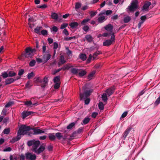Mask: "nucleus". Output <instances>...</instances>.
I'll return each instance as SVG.
<instances>
[{
  "instance_id": "1",
  "label": "nucleus",
  "mask_w": 160,
  "mask_h": 160,
  "mask_svg": "<svg viewBox=\"0 0 160 160\" xmlns=\"http://www.w3.org/2000/svg\"><path fill=\"white\" fill-rule=\"evenodd\" d=\"M29 128L26 125H22L20 127L19 130L17 133V135L16 137L13 138L11 142L14 143L19 140L21 138V135H24L27 133Z\"/></svg>"
},
{
  "instance_id": "2",
  "label": "nucleus",
  "mask_w": 160,
  "mask_h": 160,
  "mask_svg": "<svg viewBox=\"0 0 160 160\" xmlns=\"http://www.w3.org/2000/svg\"><path fill=\"white\" fill-rule=\"evenodd\" d=\"M115 35L114 32L111 34V37L110 39H108L105 40L103 42V46L108 47L111 45L113 43L115 42Z\"/></svg>"
},
{
  "instance_id": "3",
  "label": "nucleus",
  "mask_w": 160,
  "mask_h": 160,
  "mask_svg": "<svg viewBox=\"0 0 160 160\" xmlns=\"http://www.w3.org/2000/svg\"><path fill=\"white\" fill-rule=\"evenodd\" d=\"M33 55V53H32V51L31 50V48L30 47H28L25 49V52L22 53L21 57V58L31 57Z\"/></svg>"
},
{
  "instance_id": "4",
  "label": "nucleus",
  "mask_w": 160,
  "mask_h": 160,
  "mask_svg": "<svg viewBox=\"0 0 160 160\" xmlns=\"http://www.w3.org/2000/svg\"><path fill=\"white\" fill-rule=\"evenodd\" d=\"M138 2L137 0L132 1L130 6H128V8L130 12H134L138 8Z\"/></svg>"
},
{
  "instance_id": "5",
  "label": "nucleus",
  "mask_w": 160,
  "mask_h": 160,
  "mask_svg": "<svg viewBox=\"0 0 160 160\" xmlns=\"http://www.w3.org/2000/svg\"><path fill=\"white\" fill-rule=\"evenodd\" d=\"M92 90H87L82 93H80V97L81 99H84L89 97L91 94L92 92Z\"/></svg>"
},
{
  "instance_id": "6",
  "label": "nucleus",
  "mask_w": 160,
  "mask_h": 160,
  "mask_svg": "<svg viewBox=\"0 0 160 160\" xmlns=\"http://www.w3.org/2000/svg\"><path fill=\"white\" fill-rule=\"evenodd\" d=\"M27 127H28L29 128L28 131L32 130H33V134H34V135L40 134L42 133H45L44 131L41 130L40 129L32 128H31L29 126L27 125Z\"/></svg>"
},
{
  "instance_id": "7",
  "label": "nucleus",
  "mask_w": 160,
  "mask_h": 160,
  "mask_svg": "<svg viewBox=\"0 0 160 160\" xmlns=\"http://www.w3.org/2000/svg\"><path fill=\"white\" fill-rule=\"evenodd\" d=\"M26 158L29 160H35L36 158V156L34 154H32V153L28 152L25 154Z\"/></svg>"
},
{
  "instance_id": "8",
  "label": "nucleus",
  "mask_w": 160,
  "mask_h": 160,
  "mask_svg": "<svg viewBox=\"0 0 160 160\" xmlns=\"http://www.w3.org/2000/svg\"><path fill=\"white\" fill-rule=\"evenodd\" d=\"M51 57V55L49 52H46L43 53L42 56V58L44 63L46 62Z\"/></svg>"
},
{
  "instance_id": "9",
  "label": "nucleus",
  "mask_w": 160,
  "mask_h": 160,
  "mask_svg": "<svg viewBox=\"0 0 160 160\" xmlns=\"http://www.w3.org/2000/svg\"><path fill=\"white\" fill-rule=\"evenodd\" d=\"M151 4V3L150 2L148 1H146L143 6L141 8L142 10L143 11H148L149 7Z\"/></svg>"
},
{
  "instance_id": "10",
  "label": "nucleus",
  "mask_w": 160,
  "mask_h": 160,
  "mask_svg": "<svg viewBox=\"0 0 160 160\" xmlns=\"http://www.w3.org/2000/svg\"><path fill=\"white\" fill-rule=\"evenodd\" d=\"M45 144L43 143L34 152L38 155H39L45 149Z\"/></svg>"
},
{
  "instance_id": "11",
  "label": "nucleus",
  "mask_w": 160,
  "mask_h": 160,
  "mask_svg": "<svg viewBox=\"0 0 160 160\" xmlns=\"http://www.w3.org/2000/svg\"><path fill=\"white\" fill-rule=\"evenodd\" d=\"M40 144V142L39 140L36 141L32 148V151L34 152L38 149L39 145Z\"/></svg>"
},
{
  "instance_id": "12",
  "label": "nucleus",
  "mask_w": 160,
  "mask_h": 160,
  "mask_svg": "<svg viewBox=\"0 0 160 160\" xmlns=\"http://www.w3.org/2000/svg\"><path fill=\"white\" fill-rule=\"evenodd\" d=\"M33 113V112L32 111H24L22 113V117L24 119Z\"/></svg>"
},
{
  "instance_id": "13",
  "label": "nucleus",
  "mask_w": 160,
  "mask_h": 160,
  "mask_svg": "<svg viewBox=\"0 0 160 160\" xmlns=\"http://www.w3.org/2000/svg\"><path fill=\"white\" fill-rule=\"evenodd\" d=\"M115 90V87H112L111 88L107 89L106 91V92L108 94V96H110L112 94Z\"/></svg>"
},
{
  "instance_id": "14",
  "label": "nucleus",
  "mask_w": 160,
  "mask_h": 160,
  "mask_svg": "<svg viewBox=\"0 0 160 160\" xmlns=\"http://www.w3.org/2000/svg\"><path fill=\"white\" fill-rule=\"evenodd\" d=\"M15 81L14 79L12 78H8L5 81V85L13 83Z\"/></svg>"
},
{
  "instance_id": "15",
  "label": "nucleus",
  "mask_w": 160,
  "mask_h": 160,
  "mask_svg": "<svg viewBox=\"0 0 160 160\" xmlns=\"http://www.w3.org/2000/svg\"><path fill=\"white\" fill-rule=\"evenodd\" d=\"M78 25V23L75 22H72L69 24V26L73 29L76 28Z\"/></svg>"
},
{
  "instance_id": "16",
  "label": "nucleus",
  "mask_w": 160,
  "mask_h": 160,
  "mask_svg": "<svg viewBox=\"0 0 160 160\" xmlns=\"http://www.w3.org/2000/svg\"><path fill=\"white\" fill-rule=\"evenodd\" d=\"M113 28V26L111 24H109L104 27L105 29L108 31H112Z\"/></svg>"
},
{
  "instance_id": "17",
  "label": "nucleus",
  "mask_w": 160,
  "mask_h": 160,
  "mask_svg": "<svg viewBox=\"0 0 160 160\" xmlns=\"http://www.w3.org/2000/svg\"><path fill=\"white\" fill-rule=\"evenodd\" d=\"M54 133H50L48 134V138L51 141H54L56 139V136Z\"/></svg>"
},
{
  "instance_id": "18",
  "label": "nucleus",
  "mask_w": 160,
  "mask_h": 160,
  "mask_svg": "<svg viewBox=\"0 0 160 160\" xmlns=\"http://www.w3.org/2000/svg\"><path fill=\"white\" fill-rule=\"evenodd\" d=\"M85 38L87 41L89 42H91L93 39V38L90 35H87L85 36Z\"/></svg>"
},
{
  "instance_id": "19",
  "label": "nucleus",
  "mask_w": 160,
  "mask_h": 160,
  "mask_svg": "<svg viewBox=\"0 0 160 160\" xmlns=\"http://www.w3.org/2000/svg\"><path fill=\"white\" fill-rule=\"evenodd\" d=\"M131 129L130 128H127L123 133V137L124 139H125L127 136L128 133L130 132Z\"/></svg>"
},
{
  "instance_id": "20",
  "label": "nucleus",
  "mask_w": 160,
  "mask_h": 160,
  "mask_svg": "<svg viewBox=\"0 0 160 160\" xmlns=\"http://www.w3.org/2000/svg\"><path fill=\"white\" fill-rule=\"evenodd\" d=\"M81 69H78L76 68H73L71 69V72L72 73L74 74H77L78 72L79 71H80Z\"/></svg>"
},
{
  "instance_id": "21",
  "label": "nucleus",
  "mask_w": 160,
  "mask_h": 160,
  "mask_svg": "<svg viewBox=\"0 0 160 160\" xmlns=\"http://www.w3.org/2000/svg\"><path fill=\"white\" fill-rule=\"evenodd\" d=\"M90 121V118L88 117L85 118L81 122V124L83 125H85L87 124Z\"/></svg>"
},
{
  "instance_id": "22",
  "label": "nucleus",
  "mask_w": 160,
  "mask_h": 160,
  "mask_svg": "<svg viewBox=\"0 0 160 160\" xmlns=\"http://www.w3.org/2000/svg\"><path fill=\"white\" fill-rule=\"evenodd\" d=\"M101 53H102V52L99 51H97L96 52H94L92 56L93 60L95 59L97 56Z\"/></svg>"
},
{
  "instance_id": "23",
  "label": "nucleus",
  "mask_w": 160,
  "mask_h": 160,
  "mask_svg": "<svg viewBox=\"0 0 160 160\" xmlns=\"http://www.w3.org/2000/svg\"><path fill=\"white\" fill-rule=\"evenodd\" d=\"M87 72L84 70H81V71L79 72L78 75L80 77L85 75L87 74Z\"/></svg>"
},
{
  "instance_id": "24",
  "label": "nucleus",
  "mask_w": 160,
  "mask_h": 160,
  "mask_svg": "<svg viewBox=\"0 0 160 160\" xmlns=\"http://www.w3.org/2000/svg\"><path fill=\"white\" fill-rule=\"evenodd\" d=\"M106 20L104 16H100L98 18V21L99 23H102Z\"/></svg>"
},
{
  "instance_id": "25",
  "label": "nucleus",
  "mask_w": 160,
  "mask_h": 160,
  "mask_svg": "<svg viewBox=\"0 0 160 160\" xmlns=\"http://www.w3.org/2000/svg\"><path fill=\"white\" fill-rule=\"evenodd\" d=\"M55 136H56V138H57L59 140L61 139L62 138V135L60 132H58L56 133Z\"/></svg>"
},
{
  "instance_id": "26",
  "label": "nucleus",
  "mask_w": 160,
  "mask_h": 160,
  "mask_svg": "<svg viewBox=\"0 0 160 160\" xmlns=\"http://www.w3.org/2000/svg\"><path fill=\"white\" fill-rule=\"evenodd\" d=\"M79 58L83 61H84L86 59L87 57L85 54L82 53L79 55Z\"/></svg>"
},
{
  "instance_id": "27",
  "label": "nucleus",
  "mask_w": 160,
  "mask_h": 160,
  "mask_svg": "<svg viewBox=\"0 0 160 160\" xmlns=\"http://www.w3.org/2000/svg\"><path fill=\"white\" fill-rule=\"evenodd\" d=\"M102 100L104 102H106L107 101L108 99V98H107V94L105 93H104L102 96Z\"/></svg>"
},
{
  "instance_id": "28",
  "label": "nucleus",
  "mask_w": 160,
  "mask_h": 160,
  "mask_svg": "<svg viewBox=\"0 0 160 160\" xmlns=\"http://www.w3.org/2000/svg\"><path fill=\"white\" fill-rule=\"evenodd\" d=\"M36 140L35 139H33L31 140L28 141L27 142V145L29 147L33 145L34 143Z\"/></svg>"
},
{
  "instance_id": "29",
  "label": "nucleus",
  "mask_w": 160,
  "mask_h": 160,
  "mask_svg": "<svg viewBox=\"0 0 160 160\" xmlns=\"http://www.w3.org/2000/svg\"><path fill=\"white\" fill-rule=\"evenodd\" d=\"M42 28V27H37L35 28L34 29V32H35L37 34H39L40 30Z\"/></svg>"
},
{
  "instance_id": "30",
  "label": "nucleus",
  "mask_w": 160,
  "mask_h": 160,
  "mask_svg": "<svg viewBox=\"0 0 160 160\" xmlns=\"http://www.w3.org/2000/svg\"><path fill=\"white\" fill-rule=\"evenodd\" d=\"M51 16L52 19L55 20L57 19L58 17V15L55 12L52 13Z\"/></svg>"
},
{
  "instance_id": "31",
  "label": "nucleus",
  "mask_w": 160,
  "mask_h": 160,
  "mask_svg": "<svg viewBox=\"0 0 160 160\" xmlns=\"http://www.w3.org/2000/svg\"><path fill=\"white\" fill-rule=\"evenodd\" d=\"M95 72H96L95 71H93L92 72H91L88 75V78L89 80L91 79L92 78V77L95 74Z\"/></svg>"
},
{
  "instance_id": "32",
  "label": "nucleus",
  "mask_w": 160,
  "mask_h": 160,
  "mask_svg": "<svg viewBox=\"0 0 160 160\" xmlns=\"http://www.w3.org/2000/svg\"><path fill=\"white\" fill-rule=\"evenodd\" d=\"M90 20V19L89 18L84 19L81 22V24L82 25H85Z\"/></svg>"
},
{
  "instance_id": "33",
  "label": "nucleus",
  "mask_w": 160,
  "mask_h": 160,
  "mask_svg": "<svg viewBox=\"0 0 160 160\" xmlns=\"http://www.w3.org/2000/svg\"><path fill=\"white\" fill-rule=\"evenodd\" d=\"M59 60V62H61V64H64L66 62V61L64 57L62 55L60 56Z\"/></svg>"
},
{
  "instance_id": "34",
  "label": "nucleus",
  "mask_w": 160,
  "mask_h": 160,
  "mask_svg": "<svg viewBox=\"0 0 160 160\" xmlns=\"http://www.w3.org/2000/svg\"><path fill=\"white\" fill-rule=\"evenodd\" d=\"M131 20V18L129 16L125 17L123 19V21L124 23H127L129 22Z\"/></svg>"
},
{
  "instance_id": "35",
  "label": "nucleus",
  "mask_w": 160,
  "mask_h": 160,
  "mask_svg": "<svg viewBox=\"0 0 160 160\" xmlns=\"http://www.w3.org/2000/svg\"><path fill=\"white\" fill-rule=\"evenodd\" d=\"M98 108L99 109L101 110H103L104 109V105L103 103L102 102H100L98 105Z\"/></svg>"
},
{
  "instance_id": "36",
  "label": "nucleus",
  "mask_w": 160,
  "mask_h": 160,
  "mask_svg": "<svg viewBox=\"0 0 160 160\" xmlns=\"http://www.w3.org/2000/svg\"><path fill=\"white\" fill-rule=\"evenodd\" d=\"M75 123L74 122H73L70 123L67 126V129H72V128L75 126Z\"/></svg>"
},
{
  "instance_id": "37",
  "label": "nucleus",
  "mask_w": 160,
  "mask_h": 160,
  "mask_svg": "<svg viewBox=\"0 0 160 160\" xmlns=\"http://www.w3.org/2000/svg\"><path fill=\"white\" fill-rule=\"evenodd\" d=\"M1 76L4 79H5L8 77V74L7 72H4L2 73Z\"/></svg>"
},
{
  "instance_id": "38",
  "label": "nucleus",
  "mask_w": 160,
  "mask_h": 160,
  "mask_svg": "<svg viewBox=\"0 0 160 160\" xmlns=\"http://www.w3.org/2000/svg\"><path fill=\"white\" fill-rule=\"evenodd\" d=\"M8 73V77L9 76L11 77H13L15 76L16 74V73L12 71H10Z\"/></svg>"
},
{
  "instance_id": "39",
  "label": "nucleus",
  "mask_w": 160,
  "mask_h": 160,
  "mask_svg": "<svg viewBox=\"0 0 160 160\" xmlns=\"http://www.w3.org/2000/svg\"><path fill=\"white\" fill-rule=\"evenodd\" d=\"M60 81V77L56 76L53 79V82L55 83H59Z\"/></svg>"
},
{
  "instance_id": "40",
  "label": "nucleus",
  "mask_w": 160,
  "mask_h": 160,
  "mask_svg": "<svg viewBox=\"0 0 160 160\" xmlns=\"http://www.w3.org/2000/svg\"><path fill=\"white\" fill-rule=\"evenodd\" d=\"M160 103V94L159 96L155 102L154 104L156 106L158 105Z\"/></svg>"
},
{
  "instance_id": "41",
  "label": "nucleus",
  "mask_w": 160,
  "mask_h": 160,
  "mask_svg": "<svg viewBox=\"0 0 160 160\" xmlns=\"http://www.w3.org/2000/svg\"><path fill=\"white\" fill-rule=\"evenodd\" d=\"M10 132V129L9 128H5L3 132L6 134H8Z\"/></svg>"
},
{
  "instance_id": "42",
  "label": "nucleus",
  "mask_w": 160,
  "mask_h": 160,
  "mask_svg": "<svg viewBox=\"0 0 160 160\" xmlns=\"http://www.w3.org/2000/svg\"><path fill=\"white\" fill-rule=\"evenodd\" d=\"M32 86V85H31L30 82L28 81L26 83L25 85V87L26 88H30Z\"/></svg>"
},
{
  "instance_id": "43",
  "label": "nucleus",
  "mask_w": 160,
  "mask_h": 160,
  "mask_svg": "<svg viewBox=\"0 0 160 160\" xmlns=\"http://www.w3.org/2000/svg\"><path fill=\"white\" fill-rule=\"evenodd\" d=\"M41 34L43 36H45L48 35V31L46 30H42L41 31Z\"/></svg>"
},
{
  "instance_id": "44",
  "label": "nucleus",
  "mask_w": 160,
  "mask_h": 160,
  "mask_svg": "<svg viewBox=\"0 0 160 160\" xmlns=\"http://www.w3.org/2000/svg\"><path fill=\"white\" fill-rule=\"evenodd\" d=\"M36 63V61L33 60L30 62L29 65L30 67H33L35 65Z\"/></svg>"
},
{
  "instance_id": "45",
  "label": "nucleus",
  "mask_w": 160,
  "mask_h": 160,
  "mask_svg": "<svg viewBox=\"0 0 160 160\" xmlns=\"http://www.w3.org/2000/svg\"><path fill=\"white\" fill-rule=\"evenodd\" d=\"M81 6V4L79 2H76L75 4V8L76 10L79 8Z\"/></svg>"
},
{
  "instance_id": "46",
  "label": "nucleus",
  "mask_w": 160,
  "mask_h": 160,
  "mask_svg": "<svg viewBox=\"0 0 160 160\" xmlns=\"http://www.w3.org/2000/svg\"><path fill=\"white\" fill-rule=\"evenodd\" d=\"M34 76V73L33 72L29 73L28 74L27 78L28 79H30L32 77H33Z\"/></svg>"
},
{
  "instance_id": "47",
  "label": "nucleus",
  "mask_w": 160,
  "mask_h": 160,
  "mask_svg": "<svg viewBox=\"0 0 160 160\" xmlns=\"http://www.w3.org/2000/svg\"><path fill=\"white\" fill-rule=\"evenodd\" d=\"M82 29L84 31L87 32L89 30V28L88 26L85 25L83 27Z\"/></svg>"
},
{
  "instance_id": "48",
  "label": "nucleus",
  "mask_w": 160,
  "mask_h": 160,
  "mask_svg": "<svg viewBox=\"0 0 160 160\" xmlns=\"http://www.w3.org/2000/svg\"><path fill=\"white\" fill-rule=\"evenodd\" d=\"M148 17L147 16V15H145L144 16H142L140 18V19L142 21L144 22L145 20Z\"/></svg>"
},
{
  "instance_id": "49",
  "label": "nucleus",
  "mask_w": 160,
  "mask_h": 160,
  "mask_svg": "<svg viewBox=\"0 0 160 160\" xmlns=\"http://www.w3.org/2000/svg\"><path fill=\"white\" fill-rule=\"evenodd\" d=\"M42 82L44 83L48 84V77H45L44 78L43 80H42Z\"/></svg>"
},
{
  "instance_id": "50",
  "label": "nucleus",
  "mask_w": 160,
  "mask_h": 160,
  "mask_svg": "<svg viewBox=\"0 0 160 160\" xmlns=\"http://www.w3.org/2000/svg\"><path fill=\"white\" fill-rule=\"evenodd\" d=\"M60 87V84L59 83H56L54 85V88L55 89H58Z\"/></svg>"
},
{
  "instance_id": "51",
  "label": "nucleus",
  "mask_w": 160,
  "mask_h": 160,
  "mask_svg": "<svg viewBox=\"0 0 160 160\" xmlns=\"http://www.w3.org/2000/svg\"><path fill=\"white\" fill-rule=\"evenodd\" d=\"M92 57V56L91 54L89 55V57L87 60V63H89L90 62Z\"/></svg>"
},
{
  "instance_id": "52",
  "label": "nucleus",
  "mask_w": 160,
  "mask_h": 160,
  "mask_svg": "<svg viewBox=\"0 0 160 160\" xmlns=\"http://www.w3.org/2000/svg\"><path fill=\"white\" fill-rule=\"evenodd\" d=\"M68 25V24L67 23H63L61 25L60 27L61 29H63L66 28L67 26Z\"/></svg>"
},
{
  "instance_id": "53",
  "label": "nucleus",
  "mask_w": 160,
  "mask_h": 160,
  "mask_svg": "<svg viewBox=\"0 0 160 160\" xmlns=\"http://www.w3.org/2000/svg\"><path fill=\"white\" fill-rule=\"evenodd\" d=\"M38 8H45L47 7V6L46 4H44L42 5L38 6H37Z\"/></svg>"
},
{
  "instance_id": "54",
  "label": "nucleus",
  "mask_w": 160,
  "mask_h": 160,
  "mask_svg": "<svg viewBox=\"0 0 160 160\" xmlns=\"http://www.w3.org/2000/svg\"><path fill=\"white\" fill-rule=\"evenodd\" d=\"M25 105L27 106H29L30 105L32 104V102L31 101H26L25 102Z\"/></svg>"
},
{
  "instance_id": "55",
  "label": "nucleus",
  "mask_w": 160,
  "mask_h": 160,
  "mask_svg": "<svg viewBox=\"0 0 160 160\" xmlns=\"http://www.w3.org/2000/svg\"><path fill=\"white\" fill-rule=\"evenodd\" d=\"M97 11H95V12L91 11L90 12V15L92 17H93L96 15V14L97 13Z\"/></svg>"
},
{
  "instance_id": "56",
  "label": "nucleus",
  "mask_w": 160,
  "mask_h": 160,
  "mask_svg": "<svg viewBox=\"0 0 160 160\" xmlns=\"http://www.w3.org/2000/svg\"><path fill=\"white\" fill-rule=\"evenodd\" d=\"M58 44L56 42H54L53 43V48L54 50H56L58 48Z\"/></svg>"
},
{
  "instance_id": "57",
  "label": "nucleus",
  "mask_w": 160,
  "mask_h": 160,
  "mask_svg": "<svg viewBox=\"0 0 160 160\" xmlns=\"http://www.w3.org/2000/svg\"><path fill=\"white\" fill-rule=\"evenodd\" d=\"M12 150V148L10 147L5 148L3 150L4 152H10Z\"/></svg>"
},
{
  "instance_id": "58",
  "label": "nucleus",
  "mask_w": 160,
  "mask_h": 160,
  "mask_svg": "<svg viewBox=\"0 0 160 160\" xmlns=\"http://www.w3.org/2000/svg\"><path fill=\"white\" fill-rule=\"evenodd\" d=\"M62 33L66 36H68L69 34V33L66 29H64Z\"/></svg>"
},
{
  "instance_id": "59",
  "label": "nucleus",
  "mask_w": 160,
  "mask_h": 160,
  "mask_svg": "<svg viewBox=\"0 0 160 160\" xmlns=\"http://www.w3.org/2000/svg\"><path fill=\"white\" fill-rule=\"evenodd\" d=\"M36 61L38 63H40L43 62V60L40 58H37Z\"/></svg>"
},
{
  "instance_id": "60",
  "label": "nucleus",
  "mask_w": 160,
  "mask_h": 160,
  "mask_svg": "<svg viewBox=\"0 0 160 160\" xmlns=\"http://www.w3.org/2000/svg\"><path fill=\"white\" fill-rule=\"evenodd\" d=\"M98 115V113L96 112H93L92 114V117L93 118H95Z\"/></svg>"
},
{
  "instance_id": "61",
  "label": "nucleus",
  "mask_w": 160,
  "mask_h": 160,
  "mask_svg": "<svg viewBox=\"0 0 160 160\" xmlns=\"http://www.w3.org/2000/svg\"><path fill=\"white\" fill-rule=\"evenodd\" d=\"M85 100V104H88L90 102V99L89 98H86Z\"/></svg>"
},
{
  "instance_id": "62",
  "label": "nucleus",
  "mask_w": 160,
  "mask_h": 160,
  "mask_svg": "<svg viewBox=\"0 0 160 160\" xmlns=\"http://www.w3.org/2000/svg\"><path fill=\"white\" fill-rule=\"evenodd\" d=\"M128 113V112H124L122 114L121 118H124L125 117L127 116Z\"/></svg>"
},
{
  "instance_id": "63",
  "label": "nucleus",
  "mask_w": 160,
  "mask_h": 160,
  "mask_svg": "<svg viewBox=\"0 0 160 160\" xmlns=\"http://www.w3.org/2000/svg\"><path fill=\"white\" fill-rule=\"evenodd\" d=\"M24 73V70L22 69H20L18 72V75L19 76L22 75Z\"/></svg>"
},
{
  "instance_id": "64",
  "label": "nucleus",
  "mask_w": 160,
  "mask_h": 160,
  "mask_svg": "<svg viewBox=\"0 0 160 160\" xmlns=\"http://www.w3.org/2000/svg\"><path fill=\"white\" fill-rule=\"evenodd\" d=\"M25 157L23 154H21L20 156V160H25Z\"/></svg>"
}]
</instances>
